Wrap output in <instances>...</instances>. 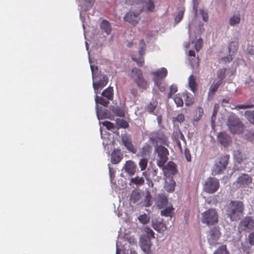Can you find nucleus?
Returning <instances> with one entry per match:
<instances>
[{
  "label": "nucleus",
  "instance_id": "obj_64",
  "mask_svg": "<svg viewBox=\"0 0 254 254\" xmlns=\"http://www.w3.org/2000/svg\"><path fill=\"white\" fill-rule=\"evenodd\" d=\"M146 232L148 234V236L149 237V236L154 237V232L150 228H146L145 229Z\"/></svg>",
  "mask_w": 254,
  "mask_h": 254
},
{
  "label": "nucleus",
  "instance_id": "obj_59",
  "mask_svg": "<svg viewBox=\"0 0 254 254\" xmlns=\"http://www.w3.org/2000/svg\"><path fill=\"white\" fill-rule=\"evenodd\" d=\"M108 168L109 170L110 177L111 181H112L115 177L116 170L111 168L109 165H108Z\"/></svg>",
  "mask_w": 254,
  "mask_h": 254
},
{
  "label": "nucleus",
  "instance_id": "obj_8",
  "mask_svg": "<svg viewBox=\"0 0 254 254\" xmlns=\"http://www.w3.org/2000/svg\"><path fill=\"white\" fill-rule=\"evenodd\" d=\"M158 159L157 160V165L159 168H163L167 161L169 152L168 149L161 145L156 148Z\"/></svg>",
  "mask_w": 254,
  "mask_h": 254
},
{
  "label": "nucleus",
  "instance_id": "obj_9",
  "mask_svg": "<svg viewBox=\"0 0 254 254\" xmlns=\"http://www.w3.org/2000/svg\"><path fill=\"white\" fill-rule=\"evenodd\" d=\"M219 187V182L218 179L209 177L205 182L203 190L205 191L213 193L216 192Z\"/></svg>",
  "mask_w": 254,
  "mask_h": 254
},
{
  "label": "nucleus",
  "instance_id": "obj_56",
  "mask_svg": "<svg viewBox=\"0 0 254 254\" xmlns=\"http://www.w3.org/2000/svg\"><path fill=\"white\" fill-rule=\"evenodd\" d=\"M177 91V87L175 85H172L170 87V92L168 95V98H171L172 94Z\"/></svg>",
  "mask_w": 254,
  "mask_h": 254
},
{
  "label": "nucleus",
  "instance_id": "obj_5",
  "mask_svg": "<svg viewBox=\"0 0 254 254\" xmlns=\"http://www.w3.org/2000/svg\"><path fill=\"white\" fill-rule=\"evenodd\" d=\"M95 101L96 104V110L98 119L99 120L105 118L112 119L113 116L110 115L107 110L102 111L98 106V104H100L104 106H107L109 103V99H107V98L106 99H104L101 97L98 96L97 94H95Z\"/></svg>",
  "mask_w": 254,
  "mask_h": 254
},
{
  "label": "nucleus",
  "instance_id": "obj_2",
  "mask_svg": "<svg viewBox=\"0 0 254 254\" xmlns=\"http://www.w3.org/2000/svg\"><path fill=\"white\" fill-rule=\"evenodd\" d=\"M90 63V68L92 72L93 79V87L95 94H97L99 90L105 86L108 82V78L106 75L103 74H96L98 70L97 66L91 64V61L89 58Z\"/></svg>",
  "mask_w": 254,
  "mask_h": 254
},
{
  "label": "nucleus",
  "instance_id": "obj_43",
  "mask_svg": "<svg viewBox=\"0 0 254 254\" xmlns=\"http://www.w3.org/2000/svg\"><path fill=\"white\" fill-rule=\"evenodd\" d=\"M130 183L137 186H140L144 184V180L142 177H136L130 180Z\"/></svg>",
  "mask_w": 254,
  "mask_h": 254
},
{
  "label": "nucleus",
  "instance_id": "obj_30",
  "mask_svg": "<svg viewBox=\"0 0 254 254\" xmlns=\"http://www.w3.org/2000/svg\"><path fill=\"white\" fill-rule=\"evenodd\" d=\"M241 21V15L239 13H235L232 17H231L229 20L230 25L234 26L238 25Z\"/></svg>",
  "mask_w": 254,
  "mask_h": 254
},
{
  "label": "nucleus",
  "instance_id": "obj_48",
  "mask_svg": "<svg viewBox=\"0 0 254 254\" xmlns=\"http://www.w3.org/2000/svg\"><path fill=\"white\" fill-rule=\"evenodd\" d=\"M148 160L147 159L143 158H141L138 163L139 166L140 168L141 171H144L147 166Z\"/></svg>",
  "mask_w": 254,
  "mask_h": 254
},
{
  "label": "nucleus",
  "instance_id": "obj_17",
  "mask_svg": "<svg viewBox=\"0 0 254 254\" xmlns=\"http://www.w3.org/2000/svg\"><path fill=\"white\" fill-rule=\"evenodd\" d=\"M252 182L251 176L246 174H243L239 176L237 181V184L239 187H245L249 186Z\"/></svg>",
  "mask_w": 254,
  "mask_h": 254
},
{
  "label": "nucleus",
  "instance_id": "obj_14",
  "mask_svg": "<svg viewBox=\"0 0 254 254\" xmlns=\"http://www.w3.org/2000/svg\"><path fill=\"white\" fill-rule=\"evenodd\" d=\"M136 169L137 166L135 162L132 160H128L126 162L123 170L128 176H132L135 174Z\"/></svg>",
  "mask_w": 254,
  "mask_h": 254
},
{
  "label": "nucleus",
  "instance_id": "obj_32",
  "mask_svg": "<svg viewBox=\"0 0 254 254\" xmlns=\"http://www.w3.org/2000/svg\"><path fill=\"white\" fill-rule=\"evenodd\" d=\"M95 0H84L83 4L81 5L83 10L87 11L89 10L93 5Z\"/></svg>",
  "mask_w": 254,
  "mask_h": 254
},
{
  "label": "nucleus",
  "instance_id": "obj_52",
  "mask_svg": "<svg viewBox=\"0 0 254 254\" xmlns=\"http://www.w3.org/2000/svg\"><path fill=\"white\" fill-rule=\"evenodd\" d=\"M157 105V102L156 101H152L147 107V110L149 112H152L156 109Z\"/></svg>",
  "mask_w": 254,
  "mask_h": 254
},
{
  "label": "nucleus",
  "instance_id": "obj_44",
  "mask_svg": "<svg viewBox=\"0 0 254 254\" xmlns=\"http://www.w3.org/2000/svg\"><path fill=\"white\" fill-rule=\"evenodd\" d=\"M238 43L236 41H233L230 43L228 48L229 54L234 53L237 50Z\"/></svg>",
  "mask_w": 254,
  "mask_h": 254
},
{
  "label": "nucleus",
  "instance_id": "obj_35",
  "mask_svg": "<svg viewBox=\"0 0 254 254\" xmlns=\"http://www.w3.org/2000/svg\"><path fill=\"white\" fill-rule=\"evenodd\" d=\"M116 254H126L123 249L122 245L120 244V240H118L116 243ZM130 254H136L134 251H130Z\"/></svg>",
  "mask_w": 254,
  "mask_h": 254
},
{
  "label": "nucleus",
  "instance_id": "obj_20",
  "mask_svg": "<svg viewBox=\"0 0 254 254\" xmlns=\"http://www.w3.org/2000/svg\"><path fill=\"white\" fill-rule=\"evenodd\" d=\"M165 174H169L174 175L176 173L177 169L176 164L172 161L169 162L165 167L161 168Z\"/></svg>",
  "mask_w": 254,
  "mask_h": 254
},
{
  "label": "nucleus",
  "instance_id": "obj_10",
  "mask_svg": "<svg viewBox=\"0 0 254 254\" xmlns=\"http://www.w3.org/2000/svg\"><path fill=\"white\" fill-rule=\"evenodd\" d=\"M254 228V219L250 216H246L241 220L239 226V232L249 231Z\"/></svg>",
  "mask_w": 254,
  "mask_h": 254
},
{
  "label": "nucleus",
  "instance_id": "obj_60",
  "mask_svg": "<svg viewBox=\"0 0 254 254\" xmlns=\"http://www.w3.org/2000/svg\"><path fill=\"white\" fill-rule=\"evenodd\" d=\"M185 120V116L183 114H179L176 118H174V121L182 123Z\"/></svg>",
  "mask_w": 254,
  "mask_h": 254
},
{
  "label": "nucleus",
  "instance_id": "obj_28",
  "mask_svg": "<svg viewBox=\"0 0 254 254\" xmlns=\"http://www.w3.org/2000/svg\"><path fill=\"white\" fill-rule=\"evenodd\" d=\"M150 138L153 141H155L157 143H161L165 144L167 141L166 137L164 135L160 136L158 133H153Z\"/></svg>",
  "mask_w": 254,
  "mask_h": 254
},
{
  "label": "nucleus",
  "instance_id": "obj_50",
  "mask_svg": "<svg viewBox=\"0 0 254 254\" xmlns=\"http://www.w3.org/2000/svg\"><path fill=\"white\" fill-rule=\"evenodd\" d=\"M138 219L141 223L145 224L149 222L150 218L146 214H144L139 215Z\"/></svg>",
  "mask_w": 254,
  "mask_h": 254
},
{
  "label": "nucleus",
  "instance_id": "obj_29",
  "mask_svg": "<svg viewBox=\"0 0 254 254\" xmlns=\"http://www.w3.org/2000/svg\"><path fill=\"white\" fill-rule=\"evenodd\" d=\"M203 115V110L201 107H198L196 109L195 115L193 117L192 124L194 126L197 124Z\"/></svg>",
  "mask_w": 254,
  "mask_h": 254
},
{
  "label": "nucleus",
  "instance_id": "obj_25",
  "mask_svg": "<svg viewBox=\"0 0 254 254\" xmlns=\"http://www.w3.org/2000/svg\"><path fill=\"white\" fill-rule=\"evenodd\" d=\"M176 186L175 181L171 178H168L165 180L164 188L169 192H173L175 190Z\"/></svg>",
  "mask_w": 254,
  "mask_h": 254
},
{
  "label": "nucleus",
  "instance_id": "obj_54",
  "mask_svg": "<svg viewBox=\"0 0 254 254\" xmlns=\"http://www.w3.org/2000/svg\"><path fill=\"white\" fill-rule=\"evenodd\" d=\"M152 226L153 228L157 231H161L164 227V224L161 222L157 224L153 222Z\"/></svg>",
  "mask_w": 254,
  "mask_h": 254
},
{
  "label": "nucleus",
  "instance_id": "obj_31",
  "mask_svg": "<svg viewBox=\"0 0 254 254\" xmlns=\"http://www.w3.org/2000/svg\"><path fill=\"white\" fill-rule=\"evenodd\" d=\"M100 27L101 29L104 31L107 35H109L111 32V26L109 22L105 20H102L100 24Z\"/></svg>",
  "mask_w": 254,
  "mask_h": 254
},
{
  "label": "nucleus",
  "instance_id": "obj_7",
  "mask_svg": "<svg viewBox=\"0 0 254 254\" xmlns=\"http://www.w3.org/2000/svg\"><path fill=\"white\" fill-rule=\"evenodd\" d=\"M229 159V155H225L216 160L212 169V174L216 175L226 169Z\"/></svg>",
  "mask_w": 254,
  "mask_h": 254
},
{
  "label": "nucleus",
  "instance_id": "obj_55",
  "mask_svg": "<svg viewBox=\"0 0 254 254\" xmlns=\"http://www.w3.org/2000/svg\"><path fill=\"white\" fill-rule=\"evenodd\" d=\"M225 72H226L225 68H222L218 71L217 76L220 79L219 81L221 82V80H222L225 77Z\"/></svg>",
  "mask_w": 254,
  "mask_h": 254
},
{
  "label": "nucleus",
  "instance_id": "obj_22",
  "mask_svg": "<svg viewBox=\"0 0 254 254\" xmlns=\"http://www.w3.org/2000/svg\"><path fill=\"white\" fill-rule=\"evenodd\" d=\"M168 203V199L164 194H159L157 195L156 203L157 206L160 208H163L166 206Z\"/></svg>",
  "mask_w": 254,
  "mask_h": 254
},
{
  "label": "nucleus",
  "instance_id": "obj_12",
  "mask_svg": "<svg viewBox=\"0 0 254 254\" xmlns=\"http://www.w3.org/2000/svg\"><path fill=\"white\" fill-rule=\"evenodd\" d=\"M141 12V10L136 12L130 11L124 16V19L125 21L134 25L137 23L139 20V15Z\"/></svg>",
  "mask_w": 254,
  "mask_h": 254
},
{
  "label": "nucleus",
  "instance_id": "obj_4",
  "mask_svg": "<svg viewBox=\"0 0 254 254\" xmlns=\"http://www.w3.org/2000/svg\"><path fill=\"white\" fill-rule=\"evenodd\" d=\"M218 220V215L215 209H208L201 214V221L207 226L215 225Z\"/></svg>",
  "mask_w": 254,
  "mask_h": 254
},
{
  "label": "nucleus",
  "instance_id": "obj_18",
  "mask_svg": "<svg viewBox=\"0 0 254 254\" xmlns=\"http://www.w3.org/2000/svg\"><path fill=\"white\" fill-rule=\"evenodd\" d=\"M218 142L224 147H227L231 143V139L229 135L225 132H220L217 135Z\"/></svg>",
  "mask_w": 254,
  "mask_h": 254
},
{
  "label": "nucleus",
  "instance_id": "obj_33",
  "mask_svg": "<svg viewBox=\"0 0 254 254\" xmlns=\"http://www.w3.org/2000/svg\"><path fill=\"white\" fill-rule=\"evenodd\" d=\"M185 105L189 106L194 102V99L193 96L189 93L186 92L184 93Z\"/></svg>",
  "mask_w": 254,
  "mask_h": 254
},
{
  "label": "nucleus",
  "instance_id": "obj_42",
  "mask_svg": "<svg viewBox=\"0 0 254 254\" xmlns=\"http://www.w3.org/2000/svg\"><path fill=\"white\" fill-rule=\"evenodd\" d=\"M245 115L249 121L254 125V111H247L245 113Z\"/></svg>",
  "mask_w": 254,
  "mask_h": 254
},
{
  "label": "nucleus",
  "instance_id": "obj_41",
  "mask_svg": "<svg viewBox=\"0 0 254 254\" xmlns=\"http://www.w3.org/2000/svg\"><path fill=\"white\" fill-rule=\"evenodd\" d=\"M174 101L177 107H182L184 104L183 100L180 94H177L175 96Z\"/></svg>",
  "mask_w": 254,
  "mask_h": 254
},
{
  "label": "nucleus",
  "instance_id": "obj_3",
  "mask_svg": "<svg viewBox=\"0 0 254 254\" xmlns=\"http://www.w3.org/2000/svg\"><path fill=\"white\" fill-rule=\"evenodd\" d=\"M227 126L230 131L234 134H239L244 132V126L240 119L236 116L232 114L229 116Z\"/></svg>",
  "mask_w": 254,
  "mask_h": 254
},
{
  "label": "nucleus",
  "instance_id": "obj_46",
  "mask_svg": "<svg viewBox=\"0 0 254 254\" xmlns=\"http://www.w3.org/2000/svg\"><path fill=\"white\" fill-rule=\"evenodd\" d=\"M184 11H185L184 7H182L180 8L177 15H176V16L175 18V21L176 23H178L182 20V19L183 17Z\"/></svg>",
  "mask_w": 254,
  "mask_h": 254
},
{
  "label": "nucleus",
  "instance_id": "obj_11",
  "mask_svg": "<svg viewBox=\"0 0 254 254\" xmlns=\"http://www.w3.org/2000/svg\"><path fill=\"white\" fill-rule=\"evenodd\" d=\"M220 236V233L218 228H211L208 231L207 235V240L209 245L212 246L217 244Z\"/></svg>",
  "mask_w": 254,
  "mask_h": 254
},
{
  "label": "nucleus",
  "instance_id": "obj_49",
  "mask_svg": "<svg viewBox=\"0 0 254 254\" xmlns=\"http://www.w3.org/2000/svg\"><path fill=\"white\" fill-rule=\"evenodd\" d=\"M151 147L148 145H145L142 148V150L141 151V156H147L151 152Z\"/></svg>",
  "mask_w": 254,
  "mask_h": 254
},
{
  "label": "nucleus",
  "instance_id": "obj_13",
  "mask_svg": "<svg viewBox=\"0 0 254 254\" xmlns=\"http://www.w3.org/2000/svg\"><path fill=\"white\" fill-rule=\"evenodd\" d=\"M168 73L167 70L165 67H162L158 69L155 72H153L154 75V81L156 85H159L160 81H162L167 75Z\"/></svg>",
  "mask_w": 254,
  "mask_h": 254
},
{
  "label": "nucleus",
  "instance_id": "obj_39",
  "mask_svg": "<svg viewBox=\"0 0 254 254\" xmlns=\"http://www.w3.org/2000/svg\"><path fill=\"white\" fill-rule=\"evenodd\" d=\"M233 156L234 160L236 162L240 163L242 162L244 157L239 150H235L234 151Z\"/></svg>",
  "mask_w": 254,
  "mask_h": 254
},
{
  "label": "nucleus",
  "instance_id": "obj_61",
  "mask_svg": "<svg viewBox=\"0 0 254 254\" xmlns=\"http://www.w3.org/2000/svg\"><path fill=\"white\" fill-rule=\"evenodd\" d=\"M231 54H229V56L222 58L221 60V62L225 64L227 63H230L233 59Z\"/></svg>",
  "mask_w": 254,
  "mask_h": 254
},
{
  "label": "nucleus",
  "instance_id": "obj_6",
  "mask_svg": "<svg viewBox=\"0 0 254 254\" xmlns=\"http://www.w3.org/2000/svg\"><path fill=\"white\" fill-rule=\"evenodd\" d=\"M130 76L138 87L143 89H146L148 86V82L143 78L141 70L137 68H133L131 70Z\"/></svg>",
  "mask_w": 254,
  "mask_h": 254
},
{
  "label": "nucleus",
  "instance_id": "obj_34",
  "mask_svg": "<svg viewBox=\"0 0 254 254\" xmlns=\"http://www.w3.org/2000/svg\"><path fill=\"white\" fill-rule=\"evenodd\" d=\"M102 95L109 100H112L113 97V89L112 87H109L103 90Z\"/></svg>",
  "mask_w": 254,
  "mask_h": 254
},
{
  "label": "nucleus",
  "instance_id": "obj_15",
  "mask_svg": "<svg viewBox=\"0 0 254 254\" xmlns=\"http://www.w3.org/2000/svg\"><path fill=\"white\" fill-rule=\"evenodd\" d=\"M144 47L145 44L143 40L140 42V48L138 50L139 55L138 56L136 55H133L132 56V59L133 61L135 62L139 66H141L144 63L143 56L144 53Z\"/></svg>",
  "mask_w": 254,
  "mask_h": 254
},
{
  "label": "nucleus",
  "instance_id": "obj_23",
  "mask_svg": "<svg viewBox=\"0 0 254 254\" xmlns=\"http://www.w3.org/2000/svg\"><path fill=\"white\" fill-rule=\"evenodd\" d=\"M142 193L138 190H134L130 195V200L131 202L133 203L141 204Z\"/></svg>",
  "mask_w": 254,
  "mask_h": 254
},
{
  "label": "nucleus",
  "instance_id": "obj_63",
  "mask_svg": "<svg viewBox=\"0 0 254 254\" xmlns=\"http://www.w3.org/2000/svg\"><path fill=\"white\" fill-rule=\"evenodd\" d=\"M185 155L186 158V159L188 161H190L191 160V156L190 153V151L188 148H186L185 149Z\"/></svg>",
  "mask_w": 254,
  "mask_h": 254
},
{
  "label": "nucleus",
  "instance_id": "obj_1",
  "mask_svg": "<svg viewBox=\"0 0 254 254\" xmlns=\"http://www.w3.org/2000/svg\"><path fill=\"white\" fill-rule=\"evenodd\" d=\"M244 210V206L242 201L232 200L227 205L226 214L231 221H237L242 216Z\"/></svg>",
  "mask_w": 254,
  "mask_h": 254
},
{
  "label": "nucleus",
  "instance_id": "obj_38",
  "mask_svg": "<svg viewBox=\"0 0 254 254\" xmlns=\"http://www.w3.org/2000/svg\"><path fill=\"white\" fill-rule=\"evenodd\" d=\"M173 209L172 206H168L164 210L161 211V215L165 216L171 217Z\"/></svg>",
  "mask_w": 254,
  "mask_h": 254
},
{
  "label": "nucleus",
  "instance_id": "obj_16",
  "mask_svg": "<svg viewBox=\"0 0 254 254\" xmlns=\"http://www.w3.org/2000/svg\"><path fill=\"white\" fill-rule=\"evenodd\" d=\"M140 244L141 248L144 253L146 254L150 253L151 243L148 236H144L142 237L140 240Z\"/></svg>",
  "mask_w": 254,
  "mask_h": 254
},
{
  "label": "nucleus",
  "instance_id": "obj_57",
  "mask_svg": "<svg viewBox=\"0 0 254 254\" xmlns=\"http://www.w3.org/2000/svg\"><path fill=\"white\" fill-rule=\"evenodd\" d=\"M200 13L202 16L203 20L205 22L207 21L208 19V15L207 12L203 9H201Z\"/></svg>",
  "mask_w": 254,
  "mask_h": 254
},
{
  "label": "nucleus",
  "instance_id": "obj_47",
  "mask_svg": "<svg viewBox=\"0 0 254 254\" xmlns=\"http://www.w3.org/2000/svg\"><path fill=\"white\" fill-rule=\"evenodd\" d=\"M228 251L227 250L226 245H222L216 250L214 254H228Z\"/></svg>",
  "mask_w": 254,
  "mask_h": 254
},
{
  "label": "nucleus",
  "instance_id": "obj_37",
  "mask_svg": "<svg viewBox=\"0 0 254 254\" xmlns=\"http://www.w3.org/2000/svg\"><path fill=\"white\" fill-rule=\"evenodd\" d=\"M189 86L190 90L194 92L196 86V82L195 77L193 75H190L189 78Z\"/></svg>",
  "mask_w": 254,
  "mask_h": 254
},
{
  "label": "nucleus",
  "instance_id": "obj_62",
  "mask_svg": "<svg viewBox=\"0 0 254 254\" xmlns=\"http://www.w3.org/2000/svg\"><path fill=\"white\" fill-rule=\"evenodd\" d=\"M249 243L254 246V232L250 233L248 237Z\"/></svg>",
  "mask_w": 254,
  "mask_h": 254
},
{
  "label": "nucleus",
  "instance_id": "obj_27",
  "mask_svg": "<svg viewBox=\"0 0 254 254\" xmlns=\"http://www.w3.org/2000/svg\"><path fill=\"white\" fill-rule=\"evenodd\" d=\"M122 141L124 145L126 147L127 149L132 153H135L136 149L134 147L133 145L131 143V142L129 139L127 137H122Z\"/></svg>",
  "mask_w": 254,
  "mask_h": 254
},
{
  "label": "nucleus",
  "instance_id": "obj_45",
  "mask_svg": "<svg viewBox=\"0 0 254 254\" xmlns=\"http://www.w3.org/2000/svg\"><path fill=\"white\" fill-rule=\"evenodd\" d=\"M116 123L119 127L127 128L128 126V123L124 119H117Z\"/></svg>",
  "mask_w": 254,
  "mask_h": 254
},
{
  "label": "nucleus",
  "instance_id": "obj_53",
  "mask_svg": "<svg viewBox=\"0 0 254 254\" xmlns=\"http://www.w3.org/2000/svg\"><path fill=\"white\" fill-rule=\"evenodd\" d=\"M102 125L106 127L108 130H111L115 128L114 124L109 121H104L102 123Z\"/></svg>",
  "mask_w": 254,
  "mask_h": 254
},
{
  "label": "nucleus",
  "instance_id": "obj_21",
  "mask_svg": "<svg viewBox=\"0 0 254 254\" xmlns=\"http://www.w3.org/2000/svg\"><path fill=\"white\" fill-rule=\"evenodd\" d=\"M190 25H189L188 27V31L189 33L190 39L191 41V44L193 45L194 48H195V50L197 52H198L201 48L202 45V40L200 38H199L196 40H193L192 36L191 35V34L190 33Z\"/></svg>",
  "mask_w": 254,
  "mask_h": 254
},
{
  "label": "nucleus",
  "instance_id": "obj_40",
  "mask_svg": "<svg viewBox=\"0 0 254 254\" xmlns=\"http://www.w3.org/2000/svg\"><path fill=\"white\" fill-rule=\"evenodd\" d=\"M221 84L220 81L217 82H213L209 88V94L213 95L215 92L217 90L220 85Z\"/></svg>",
  "mask_w": 254,
  "mask_h": 254
},
{
  "label": "nucleus",
  "instance_id": "obj_36",
  "mask_svg": "<svg viewBox=\"0 0 254 254\" xmlns=\"http://www.w3.org/2000/svg\"><path fill=\"white\" fill-rule=\"evenodd\" d=\"M112 111L117 116L124 117L125 116V110L123 107L114 108Z\"/></svg>",
  "mask_w": 254,
  "mask_h": 254
},
{
  "label": "nucleus",
  "instance_id": "obj_51",
  "mask_svg": "<svg viewBox=\"0 0 254 254\" xmlns=\"http://www.w3.org/2000/svg\"><path fill=\"white\" fill-rule=\"evenodd\" d=\"M245 138L252 143H254V129L251 130L248 133L246 134Z\"/></svg>",
  "mask_w": 254,
  "mask_h": 254
},
{
  "label": "nucleus",
  "instance_id": "obj_19",
  "mask_svg": "<svg viewBox=\"0 0 254 254\" xmlns=\"http://www.w3.org/2000/svg\"><path fill=\"white\" fill-rule=\"evenodd\" d=\"M156 0H144L142 2V9L139 10L152 12L155 8Z\"/></svg>",
  "mask_w": 254,
  "mask_h": 254
},
{
  "label": "nucleus",
  "instance_id": "obj_24",
  "mask_svg": "<svg viewBox=\"0 0 254 254\" xmlns=\"http://www.w3.org/2000/svg\"><path fill=\"white\" fill-rule=\"evenodd\" d=\"M123 158V155L118 150H114L111 153V162L113 164L119 163Z\"/></svg>",
  "mask_w": 254,
  "mask_h": 254
},
{
  "label": "nucleus",
  "instance_id": "obj_26",
  "mask_svg": "<svg viewBox=\"0 0 254 254\" xmlns=\"http://www.w3.org/2000/svg\"><path fill=\"white\" fill-rule=\"evenodd\" d=\"M143 198L141 199V204L145 206L148 207L151 205V196L149 191L147 190L144 193H142Z\"/></svg>",
  "mask_w": 254,
  "mask_h": 254
},
{
  "label": "nucleus",
  "instance_id": "obj_58",
  "mask_svg": "<svg viewBox=\"0 0 254 254\" xmlns=\"http://www.w3.org/2000/svg\"><path fill=\"white\" fill-rule=\"evenodd\" d=\"M253 107H254V105L253 104H245L239 105L237 106L236 107L238 109H247V108H253Z\"/></svg>",
  "mask_w": 254,
  "mask_h": 254
}]
</instances>
